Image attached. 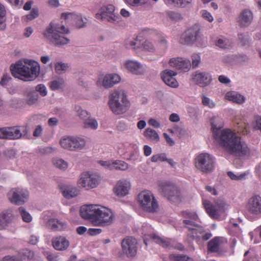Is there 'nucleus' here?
Returning <instances> with one entry per match:
<instances>
[{"label": "nucleus", "mask_w": 261, "mask_h": 261, "mask_svg": "<svg viewBox=\"0 0 261 261\" xmlns=\"http://www.w3.org/2000/svg\"><path fill=\"white\" fill-rule=\"evenodd\" d=\"M211 123L214 139L227 152L239 156L249 153V149L246 144L241 141V137L234 131L229 128L222 129L224 123L221 118L213 117Z\"/></svg>", "instance_id": "nucleus-1"}, {"label": "nucleus", "mask_w": 261, "mask_h": 261, "mask_svg": "<svg viewBox=\"0 0 261 261\" xmlns=\"http://www.w3.org/2000/svg\"><path fill=\"white\" fill-rule=\"evenodd\" d=\"M29 66L24 65L21 61L17 62L10 66L12 75L23 81H32L37 76L39 66L35 62H33L31 64L29 63Z\"/></svg>", "instance_id": "nucleus-2"}, {"label": "nucleus", "mask_w": 261, "mask_h": 261, "mask_svg": "<svg viewBox=\"0 0 261 261\" xmlns=\"http://www.w3.org/2000/svg\"><path fill=\"white\" fill-rule=\"evenodd\" d=\"M69 33V30L59 22L53 21L46 29L44 35L51 38V41L57 45H62L69 43V39L64 35Z\"/></svg>", "instance_id": "nucleus-3"}, {"label": "nucleus", "mask_w": 261, "mask_h": 261, "mask_svg": "<svg viewBox=\"0 0 261 261\" xmlns=\"http://www.w3.org/2000/svg\"><path fill=\"white\" fill-rule=\"evenodd\" d=\"M108 104L112 111L117 115L124 113L130 106V102L124 92L117 90L110 95Z\"/></svg>", "instance_id": "nucleus-4"}, {"label": "nucleus", "mask_w": 261, "mask_h": 261, "mask_svg": "<svg viewBox=\"0 0 261 261\" xmlns=\"http://www.w3.org/2000/svg\"><path fill=\"white\" fill-rule=\"evenodd\" d=\"M137 202L140 207L147 212H157L159 211V204L153 194L145 190L137 195Z\"/></svg>", "instance_id": "nucleus-5"}, {"label": "nucleus", "mask_w": 261, "mask_h": 261, "mask_svg": "<svg viewBox=\"0 0 261 261\" xmlns=\"http://www.w3.org/2000/svg\"><path fill=\"white\" fill-rule=\"evenodd\" d=\"M159 191L168 200L178 202L181 200L180 191L177 186L169 181H161L158 184Z\"/></svg>", "instance_id": "nucleus-6"}, {"label": "nucleus", "mask_w": 261, "mask_h": 261, "mask_svg": "<svg viewBox=\"0 0 261 261\" xmlns=\"http://www.w3.org/2000/svg\"><path fill=\"white\" fill-rule=\"evenodd\" d=\"M80 214L82 218L96 226L110 225L114 218L113 213H80Z\"/></svg>", "instance_id": "nucleus-7"}, {"label": "nucleus", "mask_w": 261, "mask_h": 261, "mask_svg": "<svg viewBox=\"0 0 261 261\" xmlns=\"http://www.w3.org/2000/svg\"><path fill=\"white\" fill-rule=\"evenodd\" d=\"M214 158L207 153L199 154L195 158L196 168L203 173L211 172L214 169Z\"/></svg>", "instance_id": "nucleus-8"}, {"label": "nucleus", "mask_w": 261, "mask_h": 261, "mask_svg": "<svg viewBox=\"0 0 261 261\" xmlns=\"http://www.w3.org/2000/svg\"><path fill=\"white\" fill-rule=\"evenodd\" d=\"M115 7L113 5L103 6L100 9L99 13L96 14L95 17L97 19L107 20L111 23L118 22L121 17L114 13Z\"/></svg>", "instance_id": "nucleus-9"}, {"label": "nucleus", "mask_w": 261, "mask_h": 261, "mask_svg": "<svg viewBox=\"0 0 261 261\" xmlns=\"http://www.w3.org/2000/svg\"><path fill=\"white\" fill-rule=\"evenodd\" d=\"M100 180V176L96 174L85 172L81 175L79 180V184L87 190L95 188Z\"/></svg>", "instance_id": "nucleus-10"}, {"label": "nucleus", "mask_w": 261, "mask_h": 261, "mask_svg": "<svg viewBox=\"0 0 261 261\" xmlns=\"http://www.w3.org/2000/svg\"><path fill=\"white\" fill-rule=\"evenodd\" d=\"M200 26L195 24L187 29L181 36L179 42L182 44H192L199 37Z\"/></svg>", "instance_id": "nucleus-11"}, {"label": "nucleus", "mask_w": 261, "mask_h": 261, "mask_svg": "<svg viewBox=\"0 0 261 261\" xmlns=\"http://www.w3.org/2000/svg\"><path fill=\"white\" fill-rule=\"evenodd\" d=\"M29 195L27 190L20 188L13 189L8 194L10 201L18 205L25 203L28 200Z\"/></svg>", "instance_id": "nucleus-12"}, {"label": "nucleus", "mask_w": 261, "mask_h": 261, "mask_svg": "<svg viewBox=\"0 0 261 261\" xmlns=\"http://www.w3.org/2000/svg\"><path fill=\"white\" fill-rule=\"evenodd\" d=\"M184 222L188 229V235L190 237L193 238H202L204 240H207L212 237V234L210 233L203 234V229L201 227L196 225L192 221L185 220Z\"/></svg>", "instance_id": "nucleus-13"}, {"label": "nucleus", "mask_w": 261, "mask_h": 261, "mask_svg": "<svg viewBox=\"0 0 261 261\" xmlns=\"http://www.w3.org/2000/svg\"><path fill=\"white\" fill-rule=\"evenodd\" d=\"M120 80V77L117 74H101L98 75L96 85L98 87L102 86L107 89L118 83Z\"/></svg>", "instance_id": "nucleus-14"}, {"label": "nucleus", "mask_w": 261, "mask_h": 261, "mask_svg": "<svg viewBox=\"0 0 261 261\" xmlns=\"http://www.w3.org/2000/svg\"><path fill=\"white\" fill-rule=\"evenodd\" d=\"M61 146L69 150L81 149L85 145V141L80 138L67 137L61 139Z\"/></svg>", "instance_id": "nucleus-15"}, {"label": "nucleus", "mask_w": 261, "mask_h": 261, "mask_svg": "<svg viewBox=\"0 0 261 261\" xmlns=\"http://www.w3.org/2000/svg\"><path fill=\"white\" fill-rule=\"evenodd\" d=\"M122 251L123 254L128 257H132L136 255L137 251V242L133 237H127L121 242Z\"/></svg>", "instance_id": "nucleus-16"}, {"label": "nucleus", "mask_w": 261, "mask_h": 261, "mask_svg": "<svg viewBox=\"0 0 261 261\" xmlns=\"http://www.w3.org/2000/svg\"><path fill=\"white\" fill-rule=\"evenodd\" d=\"M61 18L67 20V22L72 24L77 28H82L85 27L87 23V18H83L81 14L73 13H63Z\"/></svg>", "instance_id": "nucleus-17"}, {"label": "nucleus", "mask_w": 261, "mask_h": 261, "mask_svg": "<svg viewBox=\"0 0 261 261\" xmlns=\"http://www.w3.org/2000/svg\"><path fill=\"white\" fill-rule=\"evenodd\" d=\"M27 128L24 126H15L5 127L6 139L10 140L18 139L22 134L27 133Z\"/></svg>", "instance_id": "nucleus-18"}, {"label": "nucleus", "mask_w": 261, "mask_h": 261, "mask_svg": "<svg viewBox=\"0 0 261 261\" xmlns=\"http://www.w3.org/2000/svg\"><path fill=\"white\" fill-rule=\"evenodd\" d=\"M176 75V73L172 70H165L161 73V78L167 85L176 88L178 86V83L174 77Z\"/></svg>", "instance_id": "nucleus-19"}, {"label": "nucleus", "mask_w": 261, "mask_h": 261, "mask_svg": "<svg viewBox=\"0 0 261 261\" xmlns=\"http://www.w3.org/2000/svg\"><path fill=\"white\" fill-rule=\"evenodd\" d=\"M238 19V21L241 27H247L251 24L253 21V13L249 9H244L240 13Z\"/></svg>", "instance_id": "nucleus-20"}, {"label": "nucleus", "mask_w": 261, "mask_h": 261, "mask_svg": "<svg viewBox=\"0 0 261 261\" xmlns=\"http://www.w3.org/2000/svg\"><path fill=\"white\" fill-rule=\"evenodd\" d=\"M51 243L53 247L58 251L66 250L69 246V240L64 236H58L52 239Z\"/></svg>", "instance_id": "nucleus-21"}, {"label": "nucleus", "mask_w": 261, "mask_h": 261, "mask_svg": "<svg viewBox=\"0 0 261 261\" xmlns=\"http://www.w3.org/2000/svg\"><path fill=\"white\" fill-rule=\"evenodd\" d=\"M247 207L250 212H261V197L254 195L248 200Z\"/></svg>", "instance_id": "nucleus-22"}, {"label": "nucleus", "mask_w": 261, "mask_h": 261, "mask_svg": "<svg viewBox=\"0 0 261 261\" xmlns=\"http://www.w3.org/2000/svg\"><path fill=\"white\" fill-rule=\"evenodd\" d=\"M125 66L129 72L137 75L142 74L145 70L143 66L136 61L128 60L126 61Z\"/></svg>", "instance_id": "nucleus-23"}, {"label": "nucleus", "mask_w": 261, "mask_h": 261, "mask_svg": "<svg viewBox=\"0 0 261 261\" xmlns=\"http://www.w3.org/2000/svg\"><path fill=\"white\" fill-rule=\"evenodd\" d=\"M80 212H112V210L99 204H86L81 206Z\"/></svg>", "instance_id": "nucleus-24"}, {"label": "nucleus", "mask_w": 261, "mask_h": 261, "mask_svg": "<svg viewBox=\"0 0 261 261\" xmlns=\"http://www.w3.org/2000/svg\"><path fill=\"white\" fill-rule=\"evenodd\" d=\"M130 187V183L128 181H119L114 188V192L118 196H124L128 193Z\"/></svg>", "instance_id": "nucleus-25"}, {"label": "nucleus", "mask_w": 261, "mask_h": 261, "mask_svg": "<svg viewBox=\"0 0 261 261\" xmlns=\"http://www.w3.org/2000/svg\"><path fill=\"white\" fill-rule=\"evenodd\" d=\"M193 81L201 87L208 85L212 81L211 76L206 72L197 73L193 78Z\"/></svg>", "instance_id": "nucleus-26"}, {"label": "nucleus", "mask_w": 261, "mask_h": 261, "mask_svg": "<svg viewBox=\"0 0 261 261\" xmlns=\"http://www.w3.org/2000/svg\"><path fill=\"white\" fill-rule=\"evenodd\" d=\"M225 97L227 100L238 104H242L245 100V98L244 96L235 91L227 92Z\"/></svg>", "instance_id": "nucleus-27"}, {"label": "nucleus", "mask_w": 261, "mask_h": 261, "mask_svg": "<svg viewBox=\"0 0 261 261\" xmlns=\"http://www.w3.org/2000/svg\"><path fill=\"white\" fill-rule=\"evenodd\" d=\"M141 37L129 38L125 41L124 46L127 49H139L141 47Z\"/></svg>", "instance_id": "nucleus-28"}, {"label": "nucleus", "mask_w": 261, "mask_h": 261, "mask_svg": "<svg viewBox=\"0 0 261 261\" xmlns=\"http://www.w3.org/2000/svg\"><path fill=\"white\" fill-rule=\"evenodd\" d=\"M150 237L155 243L163 247H168L171 244L169 239L161 237L155 234H150Z\"/></svg>", "instance_id": "nucleus-29"}, {"label": "nucleus", "mask_w": 261, "mask_h": 261, "mask_svg": "<svg viewBox=\"0 0 261 261\" xmlns=\"http://www.w3.org/2000/svg\"><path fill=\"white\" fill-rule=\"evenodd\" d=\"M221 239L216 237L211 240L208 244V249L211 252H217L220 249L221 244Z\"/></svg>", "instance_id": "nucleus-30"}, {"label": "nucleus", "mask_w": 261, "mask_h": 261, "mask_svg": "<svg viewBox=\"0 0 261 261\" xmlns=\"http://www.w3.org/2000/svg\"><path fill=\"white\" fill-rule=\"evenodd\" d=\"M140 42L141 47L139 49L149 52L155 51V46L151 41L141 38Z\"/></svg>", "instance_id": "nucleus-31"}, {"label": "nucleus", "mask_w": 261, "mask_h": 261, "mask_svg": "<svg viewBox=\"0 0 261 261\" xmlns=\"http://www.w3.org/2000/svg\"><path fill=\"white\" fill-rule=\"evenodd\" d=\"M144 136L146 138L151 141L158 142L160 140V137L157 132L150 128H147L145 129Z\"/></svg>", "instance_id": "nucleus-32"}, {"label": "nucleus", "mask_w": 261, "mask_h": 261, "mask_svg": "<svg viewBox=\"0 0 261 261\" xmlns=\"http://www.w3.org/2000/svg\"><path fill=\"white\" fill-rule=\"evenodd\" d=\"M46 225L50 229L60 230L63 228L65 224L60 222L57 219H51L48 221Z\"/></svg>", "instance_id": "nucleus-33"}, {"label": "nucleus", "mask_w": 261, "mask_h": 261, "mask_svg": "<svg viewBox=\"0 0 261 261\" xmlns=\"http://www.w3.org/2000/svg\"><path fill=\"white\" fill-rule=\"evenodd\" d=\"M62 194L66 198H70L76 196L78 191L75 188L67 187L62 190Z\"/></svg>", "instance_id": "nucleus-34"}, {"label": "nucleus", "mask_w": 261, "mask_h": 261, "mask_svg": "<svg viewBox=\"0 0 261 261\" xmlns=\"http://www.w3.org/2000/svg\"><path fill=\"white\" fill-rule=\"evenodd\" d=\"M7 11L4 5L0 3V31H3L6 28L5 23L6 19Z\"/></svg>", "instance_id": "nucleus-35"}, {"label": "nucleus", "mask_w": 261, "mask_h": 261, "mask_svg": "<svg viewBox=\"0 0 261 261\" xmlns=\"http://www.w3.org/2000/svg\"><path fill=\"white\" fill-rule=\"evenodd\" d=\"M231 42L226 38H220L216 43V46L222 49L229 48L231 46Z\"/></svg>", "instance_id": "nucleus-36"}, {"label": "nucleus", "mask_w": 261, "mask_h": 261, "mask_svg": "<svg viewBox=\"0 0 261 261\" xmlns=\"http://www.w3.org/2000/svg\"><path fill=\"white\" fill-rule=\"evenodd\" d=\"M179 62L180 63L178 65H175V68L185 71L189 69V68L191 66V63L189 60H186L182 58H180Z\"/></svg>", "instance_id": "nucleus-37"}, {"label": "nucleus", "mask_w": 261, "mask_h": 261, "mask_svg": "<svg viewBox=\"0 0 261 261\" xmlns=\"http://www.w3.org/2000/svg\"><path fill=\"white\" fill-rule=\"evenodd\" d=\"M84 126L85 128L96 129L98 127V123L95 119L89 117L84 121Z\"/></svg>", "instance_id": "nucleus-38"}, {"label": "nucleus", "mask_w": 261, "mask_h": 261, "mask_svg": "<svg viewBox=\"0 0 261 261\" xmlns=\"http://www.w3.org/2000/svg\"><path fill=\"white\" fill-rule=\"evenodd\" d=\"M124 2L133 7H142L148 3V0H124Z\"/></svg>", "instance_id": "nucleus-39"}, {"label": "nucleus", "mask_w": 261, "mask_h": 261, "mask_svg": "<svg viewBox=\"0 0 261 261\" xmlns=\"http://www.w3.org/2000/svg\"><path fill=\"white\" fill-rule=\"evenodd\" d=\"M113 170H125L128 168V164L122 161H116L113 162Z\"/></svg>", "instance_id": "nucleus-40"}, {"label": "nucleus", "mask_w": 261, "mask_h": 261, "mask_svg": "<svg viewBox=\"0 0 261 261\" xmlns=\"http://www.w3.org/2000/svg\"><path fill=\"white\" fill-rule=\"evenodd\" d=\"M166 14L168 17L172 20L177 21L182 19L181 15L176 11H168L166 12Z\"/></svg>", "instance_id": "nucleus-41"}, {"label": "nucleus", "mask_w": 261, "mask_h": 261, "mask_svg": "<svg viewBox=\"0 0 261 261\" xmlns=\"http://www.w3.org/2000/svg\"><path fill=\"white\" fill-rule=\"evenodd\" d=\"M248 174V172H244L238 175H236L231 171L227 172V175L232 179L235 180H240L245 179L246 176Z\"/></svg>", "instance_id": "nucleus-42"}, {"label": "nucleus", "mask_w": 261, "mask_h": 261, "mask_svg": "<svg viewBox=\"0 0 261 261\" xmlns=\"http://www.w3.org/2000/svg\"><path fill=\"white\" fill-rule=\"evenodd\" d=\"M238 132L242 135H247L249 133L247 125L245 122H237Z\"/></svg>", "instance_id": "nucleus-43"}, {"label": "nucleus", "mask_w": 261, "mask_h": 261, "mask_svg": "<svg viewBox=\"0 0 261 261\" xmlns=\"http://www.w3.org/2000/svg\"><path fill=\"white\" fill-rule=\"evenodd\" d=\"M75 109L76 111L77 112L80 117L83 119L84 121L85 119L88 118L90 116V114L86 111L82 110L81 107L80 106H75Z\"/></svg>", "instance_id": "nucleus-44"}, {"label": "nucleus", "mask_w": 261, "mask_h": 261, "mask_svg": "<svg viewBox=\"0 0 261 261\" xmlns=\"http://www.w3.org/2000/svg\"><path fill=\"white\" fill-rule=\"evenodd\" d=\"M53 163L56 167L61 170H65L68 166L67 162L62 159H55Z\"/></svg>", "instance_id": "nucleus-45"}, {"label": "nucleus", "mask_w": 261, "mask_h": 261, "mask_svg": "<svg viewBox=\"0 0 261 261\" xmlns=\"http://www.w3.org/2000/svg\"><path fill=\"white\" fill-rule=\"evenodd\" d=\"M202 204L206 212H216L215 206L210 201L204 200H203Z\"/></svg>", "instance_id": "nucleus-46"}, {"label": "nucleus", "mask_w": 261, "mask_h": 261, "mask_svg": "<svg viewBox=\"0 0 261 261\" xmlns=\"http://www.w3.org/2000/svg\"><path fill=\"white\" fill-rule=\"evenodd\" d=\"M68 67L67 64L62 62H58L55 65L56 71L59 74L61 73L62 71L66 70Z\"/></svg>", "instance_id": "nucleus-47"}, {"label": "nucleus", "mask_w": 261, "mask_h": 261, "mask_svg": "<svg viewBox=\"0 0 261 261\" xmlns=\"http://www.w3.org/2000/svg\"><path fill=\"white\" fill-rule=\"evenodd\" d=\"M11 213H4L0 218V229H3L8 223L9 220L7 218H9V215Z\"/></svg>", "instance_id": "nucleus-48"}, {"label": "nucleus", "mask_w": 261, "mask_h": 261, "mask_svg": "<svg viewBox=\"0 0 261 261\" xmlns=\"http://www.w3.org/2000/svg\"><path fill=\"white\" fill-rule=\"evenodd\" d=\"M39 15L38 10L33 8L30 14L25 16L27 21H31L37 18Z\"/></svg>", "instance_id": "nucleus-49"}, {"label": "nucleus", "mask_w": 261, "mask_h": 261, "mask_svg": "<svg viewBox=\"0 0 261 261\" xmlns=\"http://www.w3.org/2000/svg\"><path fill=\"white\" fill-rule=\"evenodd\" d=\"M170 257L174 261H192L191 258L185 255L172 254L170 256Z\"/></svg>", "instance_id": "nucleus-50"}, {"label": "nucleus", "mask_w": 261, "mask_h": 261, "mask_svg": "<svg viewBox=\"0 0 261 261\" xmlns=\"http://www.w3.org/2000/svg\"><path fill=\"white\" fill-rule=\"evenodd\" d=\"M151 160L152 162H156L158 161L163 162L167 160V158L165 153H160L152 155Z\"/></svg>", "instance_id": "nucleus-51"}, {"label": "nucleus", "mask_w": 261, "mask_h": 261, "mask_svg": "<svg viewBox=\"0 0 261 261\" xmlns=\"http://www.w3.org/2000/svg\"><path fill=\"white\" fill-rule=\"evenodd\" d=\"M63 84L62 80H55L50 83V87L53 90H57L61 87Z\"/></svg>", "instance_id": "nucleus-52"}, {"label": "nucleus", "mask_w": 261, "mask_h": 261, "mask_svg": "<svg viewBox=\"0 0 261 261\" xmlns=\"http://www.w3.org/2000/svg\"><path fill=\"white\" fill-rule=\"evenodd\" d=\"M202 102L205 106H207L210 108H213L215 107V103L208 97L203 96L202 98Z\"/></svg>", "instance_id": "nucleus-53"}, {"label": "nucleus", "mask_w": 261, "mask_h": 261, "mask_svg": "<svg viewBox=\"0 0 261 261\" xmlns=\"http://www.w3.org/2000/svg\"><path fill=\"white\" fill-rule=\"evenodd\" d=\"M202 16L205 19L207 20L208 22H211L213 21L214 18L211 14L208 12L207 10H203L201 11Z\"/></svg>", "instance_id": "nucleus-54"}, {"label": "nucleus", "mask_w": 261, "mask_h": 261, "mask_svg": "<svg viewBox=\"0 0 261 261\" xmlns=\"http://www.w3.org/2000/svg\"><path fill=\"white\" fill-rule=\"evenodd\" d=\"M192 66L193 68L198 66L200 62V57L198 54H193L192 56Z\"/></svg>", "instance_id": "nucleus-55"}, {"label": "nucleus", "mask_w": 261, "mask_h": 261, "mask_svg": "<svg viewBox=\"0 0 261 261\" xmlns=\"http://www.w3.org/2000/svg\"><path fill=\"white\" fill-rule=\"evenodd\" d=\"M179 0H164L165 4L169 7H179Z\"/></svg>", "instance_id": "nucleus-56"}, {"label": "nucleus", "mask_w": 261, "mask_h": 261, "mask_svg": "<svg viewBox=\"0 0 261 261\" xmlns=\"http://www.w3.org/2000/svg\"><path fill=\"white\" fill-rule=\"evenodd\" d=\"M36 90L43 96H45L47 94L46 87L42 84L37 85L36 87Z\"/></svg>", "instance_id": "nucleus-57"}, {"label": "nucleus", "mask_w": 261, "mask_h": 261, "mask_svg": "<svg viewBox=\"0 0 261 261\" xmlns=\"http://www.w3.org/2000/svg\"><path fill=\"white\" fill-rule=\"evenodd\" d=\"M22 254L24 257L28 259H32L34 256V253L28 249L23 250Z\"/></svg>", "instance_id": "nucleus-58"}, {"label": "nucleus", "mask_w": 261, "mask_h": 261, "mask_svg": "<svg viewBox=\"0 0 261 261\" xmlns=\"http://www.w3.org/2000/svg\"><path fill=\"white\" fill-rule=\"evenodd\" d=\"M21 217L22 220L27 223L31 222L33 219L30 213H21Z\"/></svg>", "instance_id": "nucleus-59"}, {"label": "nucleus", "mask_w": 261, "mask_h": 261, "mask_svg": "<svg viewBox=\"0 0 261 261\" xmlns=\"http://www.w3.org/2000/svg\"><path fill=\"white\" fill-rule=\"evenodd\" d=\"M158 42L163 49H165L167 48V41H166L164 37L160 36L159 38Z\"/></svg>", "instance_id": "nucleus-60"}, {"label": "nucleus", "mask_w": 261, "mask_h": 261, "mask_svg": "<svg viewBox=\"0 0 261 261\" xmlns=\"http://www.w3.org/2000/svg\"><path fill=\"white\" fill-rule=\"evenodd\" d=\"M102 230L100 228H89L88 230V233L91 236H95L100 234Z\"/></svg>", "instance_id": "nucleus-61"}, {"label": "nucleus", "mask_w": 261, "mask_h": 261, "mask_svg": "<svg viewBox=\"0 0 261 261\" xmlns=\"http://www.w3.org/2000/svg\"><path fill=\"white\" fill-rule=\"evenodd\" d=\"M255 129H258L261 132V116H257L255 117Z\"/></svg>", "instance_id": "nucleus-62"}, {"label": "nucleus", "mask_w": 261, "mask_h": 261, "mask_svg": "<svg viewBox=\"0 0 261 261\" xmlns=\"http://www.w3.org/2000/svg\"><path fill=\"white\" fill-rule=\"evenodd\" d=\"M11 79V77L8 74H4L0 82V84L2 86L7 85Z\"/></svg>", "instance_id": "nucleus-63"}, {"label": "nucleus", "mask_w": 261, "mask_h": 261, "mask_svg": "<svg viewBox=\"0 0 261 261\" xmlns=\"http://www.w3.org/2000/svg\"><path fill=\"white\" fill-rule=\"evenodd\" d=\"M2 261H22V260L15 256H6L3 258Z\"/></svg>", "instance_id": "nucleus-64"}]
</instances>
